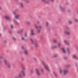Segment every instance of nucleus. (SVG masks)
Returning a JSON list of instances; mask_svg holds the SVG:
<instances>
[{"label":"nucleus","mask_w":78,"mask_h":78,"mask_svg":"<svg viewBox=\"0 0 78 78\" xmlns=\"http://www.w3.org/2000/svg\"><path fill=\"white\" fill-rule=\"evenodd\" d=\"M40 31H41L40 30H38V33H40Z\"/></svg>","instance_id":"43"},{"label":"nucleus","mask_w":78,"mask_h":78,"mask_svg":"<svg viewBox=\"0 0 78 78\" xmlns=\"http://www.w3.org/2000/svg\"><path fill=\"white\" fill-rule=\"evenodd\" d=\"M39 28H42V27L41 26H40L39 27Z\"/></svg>","instance_id":"41"},{"label":"nucleus","mask_w":78,"mask_h":78,"mask_svg":"<svg viewBox=\"0 0 78 78\" xmlns=\"http://www.w3.org/2000/svg\"><path fill=\"white\" fill-rule=\"evenodd\" d=\"M49 24V23H48L47 22L46 23V26H48V24Z\"/></svg>","instance_id":"32"},{"label":"nucleus","mask_w":78,"mask_h":78,"mask_svg":"<svg viewBox=\"0 0 78 78\" xmlns=\"http://www.w3.org/2000/svg\"><path fill=\"white\" fill-rule=\"evenodd\" d=\"M61 43H58V47H59L60 46V45H61Z\"/></svg>","instance_id":"27"},{"label":"nucleus","mask_w":78,"mask_h":78,"mask_svg":"<svg viewBox=\"0 0 78 78\" xmlns=\"http://www.w3.org/2000/svg\"><path fill=\"white\" fill-rule=\"evenodd\" d=\"M8 67H9V68H10L11 67V65L9 64H8Z\"/></svg>","instance_id":"24"},{"label":"nucleus","mask_w":78,"mask_h":78,"mask_svg":"<svg viewBox=\"0 0 78 78\" xmlns=\"http://www.w3.org/2000/svg\"><path fill=\"white\" fill-rule=\"evenodd\" d=\"M13 21L16 23V25H19V23H18V22H17V21H16L15 20H13Z\"/></svg>","instance_id":"9"},{"label":"nucleus","mask_w":78,"mask_h":78,"mask_svg":"<svg viewBox=\"0 0 78 78\" xmlns=\"http://www.w3.org/2000/svg\"><path fill=\"white\" fill-rule=\"evenodd\" d=\"M72 23V21H69V23H70V24H71Z\"/></svg>","instance_id":"38"},{"label":"nucleus","mask_w":78,"mask_h":78,"mask_svg":"<svg viewBox=\"0 0 78 78\" xmlns=\"http://www.w3.org/2000/svg\"><path fill=\"white\" fill-rule=\"evenodd\" d=\"M20 5L21 7H23V3H21L20 4Z\"/></svg>","instance_id":"16"},{"label":"nucleus","mask_w":78,"mask_h":78,"mask_svg":"<svg viewBox=\"0 0 78 78\" xmlns=\"http://www.w3.org/2000/svg\"><path fill=\"white\" fill-rule=\"evenodd\" d=\"M18 76L19 78H22V74H19Z\"/></svg>","instance_id":"15"},{"label":"nucleus","mask_w":78,"mask_h":78,"mask_svg":"<svg viewBox=\"0 0 78 78\" xmlns=\"http://www.w3.org/2000/svg\"><path fill=\"white\" fill-rule=\"evenodd\" d=\"M22 40H23V41H25V39H24V38L23 37H22Z\"/></svg>","instance_id":"30"},{"label":"nucleus","mask_w":78,"mask_h":78,"mask_svg":"<svg viewBox=\"0 0 78 78\" xmlns=\"http://www.w3.org/2000/svg\"><path fill=\"white\" fill-rule=\"evenodd\" d=\"M57 48V46H53L51 47V48L52 49H53V48Z\"/></svg>","instance_id":"14"},{"label":"nucleus","mask_w":78,"mask_h":78,"mask_svg":"<svg viewBox=\"0 0 78 78\" xmlns=\"http://www.w3.org/2000/svg\"><path fill=\"white\" fill-rule=\"evenodd\" d=\"M36 72H37V74L38 75H40V73L39 72V70L37 69H35Z\"/></svg>","instance_id":"4"},{"label":"nucleus","mask_w":78,"mask_h":78,"mask_svg":"<svg viewBox=\"0 0 78 78\" xmlns=\"http://www.w3.org/2000/svg\"><path fill=\"white\" fill-rule=\"evenodd\" d=\"M11 27L12 28H13V26H12V25H11Z\"/></svg>","instance_id":"40"},{"label":"nucleus","mask_w":78,"mask_h":78,"mask_svg":"<svg viewBox=\"0 0 78 78\" xmlns=\"http://www.w3.org/2000/svg\"><path fill=\"white\" fill-rule=\"evenodd\" d=\"M15 78H17V77H15Z\"/></svg>","instance_id":"48"},{"label":"nucleus","mask_w":78,"mask_h":78,"mask_svg":"<svg viewBox=\"0 0 78 78\" xmlns=\"http://www.w3.org/2000/svg\"><path fill=\"white\" fill-rule=\"evenodd\" d=\"M25 53L26 55H27L28 54V51L27 50H25Z\"/></svg>","instance_id":"18"},{"label":"nucleus","mask_w":78,"mask_h":78,"mask_svg":"<svg viewBox=\"0 0 78 78\" xmlns=\"http://www.w3.org/2000/svg\"><path fill=\"white\" fill-rule=\"evenodd\" d=\"M30 41L31 42V43H32V44H33L34 42H33V39H30Z\"/></svg>","instance_id":"21"},{"label":"nucleus","mask_w":78,"mask_h":78,"mask_svg":"<svg viewBox=\"0 0 78 78\" xmlns=\"http://www.w3.org/2000/svg\"><path fill=\"white\" fill-rule=\"evenodd\" d=\"M47 0H41V1L42 2H45L46 3H48V2H47L46 1ZM51 2H54V0H51Z\"/></svg>","instance_id":"5"},{"label":"nucleus","mask_w":78,"mask_h":78,"mask_svg":"<svg viewBox=\"0 0 78 78\" xmlns=\"http://www.w3.org/2000/svg\"><path fill=\"white\" fill-rule=\"evenodd\" d=\"M75 21H76V22H78V20H77V19H75Z\"/></svg>","instance_id":"33"},{"label":"nucleus","mask_w":78,"mask_h":78,"mask_svg":"<svg viewBox=\"0 0 78 78\" xmlns=\"http://www.w3.org/2000/svg\"><path fill=\"white\" fill-rule=\"evenodd\" d=\"M64 33H65V34H66L67 35H70V32L68 31V30H65L64 31Z\"/></svg>","instance_id":"3"},{"label":"nucleus","mask_w":78,"mask_h":78,"mask_svg":"<svg viewBox=\"0 0 78 78\" xmlns=\"http://www.w3.org/2000/svg\"><path fill=\"white\" fill-rule=\"evenodd\" d=\"M13 14H16V12H13Z\"/></svg>","instance_id":"36"},{"label":"nucleus","mask_w":78,"mask_h":78,"mask_svg":"<svg viewBox=\"0 0 78 78\" xmlns=\"http://www.w3.org/2000/svg\"><path fill=\"white\" fill-rule=\"evenodd\" d=\"M62 50L63 51L64 53H66V51L65 50V49H64V48H62Z\"/></svg>","instance_id":"13"},{"label":"nucleus","mask_w":78,"mask_h":78,"mask_svg":"<svg viewBox=\"0 0 78 78\" xmlns=\"http://www.w3.org/2000/svg\"><path fill=\"white\" fill-rule=\"evenodd\" d=\"M2 8L1 7H0V9H1Z\"/></svg>","instance_id":"47"},{"label":"nucleus","mask_w":78,"mask_h":78,"mask_svg":"<svg viewBox=\"0 0 78 78\" xmlns=\"http://www.w3.org/2000/svg\"><path fill=\"white\" fill-rule=\"evenodd\" d=\"M22 48H24V47H23V46H22Z\"/></svg>","instance_id":"45"},{"label":"nucleus","mask_w":78,"mask_h":78,"mask_svg":"<svg viewBox=\"0 0 78 78\" xmlns=\"http://www.w3.org/2000/svg\"><path fill=\"white\" fill-rule=\"evenodd\" d=\"M66 44L67 45H70V43L68 42Z\"/></svg>","instance_id":"23"},{"label":"nucleus","mask_w":78,"mask_h":78,"mask_svg":"<svg viewBox=\"0 0 78 78\" xmlns=\"http://www.w3.org/2000/svg\"><path fill=\"white\" fill-rule=\"evenodd\" d=\"M0 58H1V57H0Z\"/></svg>","instance_id":"50"},{"label":"nucleus","mask_w":78,"mask_h":78,"mask_svg":"<svg viewBox=\"0 0 78 78\" xmlns=\"http://www.w3.org/2000/svg\"><path fill=\"white\" fill-rule=\"evenodd\" d=\"M65 59H66V58H65Z\"/></svg>","instance_id":"51"},{"label":"nucleus","mask_w":78,"mask_h":78,"mask_svg":"<svg viewBox=\"0 0 78 78\" xmlns=\"http://www.w3.org/2000/svg\"><path fill=\"white\" fill-rule=\"evenodd\" d=\"M54 57H56V56H57V55H54Z\"/></svg>","instance_id":"37"},{"label":"nucleus","mask_w":78,"mask_h":78,"mask_svg":"<svg viewBox=\"0 0 78 78\" xmlns=\"http://www.w3.org/2000/svg\"><path fill=\"white\" fill-rule=\"evenodd\" d=\"M20 16L19 15H17L16 16H15V18L16 19H18L19 17H20Z\"/></svg>","instance_id":"10"},{"label":"nucleus","mask_w":78,"mask_h":78,"mask_svg":"<svg viewBox=\"0 0 78 78\" xmlns=\"http://www.w3.org/2000/svg\"><path fill=\"white\" fill-rule=\"evenodd\" d=\"M2 60L0 61V64H2Z\"/></svg>","instance_id":"35"},{"label":"nucleus","mask_w":78,"mask_h":78,"mask_svg":"<svg viewBox=\"0 0 78 78\" xmlns=\"http://www.w3.org/2000/svg\"><path fill=\"white\" fill-rule=\"evenodd\" d=\"M53 42H55V43H56V40H54L53 41Z\"/></svg>","instance_id":"31"},{"label":"nucleus","mask_w":78,"mask_h":78,"mask_svg":"<svg viewBox=\"0 0 78 78\" xmlns=\"http://www.w3.org/2000/svg\"><path fill=\"white\" fill-rule=\"evenodd\" d=\"M35 45L36 47H37V45H38V43H35Z\"/></svg>","instance_id":"20"},{"label":"nucleus","mask_w":78,"mask_h":78,"mask_svg":"<svg viewBox=\"0 0 78 78\" xmlns=\"http://www.w3.org/2000/svg\"><path fill=\"white\" fill-rule=\"evenodd\" d=\"M68 42V41L66 40H64V42L65 44H66Z\"/></svg>","instance_id":"17"},{"label":"nucleus","mask_w":78,"mask_h":78,"mask_svg":"<svg viewBox=\"0 0 78 78\" xmlns=\"http://www.w3.org/2000/svg\"><path fill=\"white\" fill-rule=\"evenodd\" d=\"M25 2L26 3H29V1L28 0H26Z\"/></svg>","instance_id":"26"},{"label":"nucleus","mask_w":78,"mask_h":78,"mask_svg":"<svg viewBox=\"0 0 78 78\" xmlns=\"http://www.w3.org/2000/svg\"><path fill=\"white\" fill-rule=\"evenodd\" d=\"M1 35H2V34H0V36H1Z\"/></svg>","instance_id":"49"},{"label":"nucleus","mask_w":78,"mask_h":78,"mask_svg":"<svg viewBox=\"0 0 78 78\" xmlns=\"http://www.w3.org/2000/svg\"><path fill=\"white\" fill-rule=\"evenodd\" d=\"M31 73H33V70H31Z\"/></svg>","instance_id":"39"},{"label":"nucleus","mask_w":78,"mask_h":78,"mask_svg":"<svg viewBox=\"0 0 78 78\" xmlns=\"http://www.w3.org/2000/svg\"><path fill=\"white\" fill-rule=\"evenodd\" d=\"M5 18L7 20H10L11 19V18L8 17L7 16H5Z\"/></svg>","instance_id":"8"},{"label":"nucleus","mask_w":78,"mask_h":78,"mask_svg":"<svg viewBox=\"0 0 78 78\" xmlns=\"http://www.w3.org/2000/svg\"><path fill=\"white\" fill-rule=\"evenodd\" d=\"M4 62L5 64V65H8V62H7V60H4Z\"/></svg>","instance_id":"12"},{"label":"nucleus","mask_w":78,"mask_h":78,"mask_svg":"<svg viewBox=\"0 0 78 78\" xmlns=\"http://www.w3.org/2000/svg\"><path fill=\"white\" fill-rule=\"evenodd\" d=\"M41 63L43 65L44 67H45L46 70H48V71H50V70L49 69V68H48V67L45 64V62L44 61L41 62Z\"/></svg>","instance_id":"2"},{"label":"nucleus","mask_w":78,"mask_h":78,"mask_svg":"<svg viewBox=\"0 0 78 78\" xmlns=\"http://www.w3.org/2000/svg\"><path fill=\"white\" fill-rule=\"evenodd\" d=\"M31 35H34L35 34L34 32V30H33V29L31 30Z\"/></svg>","instance_id":"6"},{"label":"nucleus","mask_w":78,"mask_h":78,"mask_svg":"<svg viewBox=\"0 0 78 78\" xmlns=\"http://www.w3.org/2000/svg\"><path fill=\"white\" fill-rule=\"evenodd\" d=\"M37 23H39V21H37Z\"/></svg>","instance_id":"46"},{"label":"nucleus","mask_w":78,"mask_h":78,"mask_svg":"<svg viewBox=\"0 0 78 78\" xmlns=\"http://www.w3.org/2000/svg\"><path fill=\"white\" fill-rule=\"evenodd\" d=\"M41 71H42V72H43V69H41Z\"/></svg>","instance_id":"42"},{"label":"nucleus","mask_w":78,"mask_h":78,"mask_svg":"<svg viewBox=\"0 0 78 78\" xmlns=\"http://www.w3.org/2000/svg\"><path fill=\"white\" fill-rule=\"evenodd\" d=\"M25 37H27V33H25Z\"/></svg>","instance_id":"29"},{"label":"nucleus","mask_w":78,"mask_h":78,"mask_svg":"<svg viewBox=\"0 0 78 78\" xmlns=\"http://www.w3.org/2000/svg\"><path fill=\"white\" fill-rule=\"evenodd\" d=\"M59 69L60 73H63L64 75H67L69 72L68 70L67 69H64L62 71V68L61 67L59 68Z\"/></svg>","instance_id":"1"},{"label":"nucleus","mask_w":78,"mask_h":78,"mask_svg":"<svg viewBox=\"0 0 78 78\" xmlns=\"http://www.w3.org/2000/svg\"><path fill=\"white\" fill-rule=\"evenodd\" d=\"M13 40H16V38H13Z\"/></svg>","instance_id":"44"},{"label":"nucleus","mask_w":78,"mask_h":78,"mask_svg":"<svg viewBox=\"0 0 78 78\" xmlns=\"http://www.w3.org/2000/svg\"><path fill=\"white\" fill-rule=\"evenodd\" d=\"M53 73L54 75H55V76H56V73H55V72H53Z\"/></svg>","instance_id":"28"},{"label":"nucleus","mask_w":78,"mask_h":78,"mask_svg":"<svg viewBox=\"0 0 78 78\" xmlns=\"http://www.w3.org/2000/svg\"><path fill=\"white\" fill-rule=\"evenodd\" d=\"M34 60L35 61H36V58H34Z\"/></svg>","instance_id":"34"},{"label":"nucleus","mask_w":78,"mask_h":78,"mask_svg":"<svg viewBox=\"0 0 78 78\" xmlns=\"http://www.w3.org/2000/svg\"><path fill=\"white\" fill-rule=\"evenodd\" d=\"M26 23H27V24H28V25H30V24H31L30 22L29 21H27Z\"/></svg>","instance_id":"19"},{"label":"nucleus","mask_w":78,"mask_h":78,"mask_svg":"<svg viewBox=\"0 0 78 78\" xmlns=\"http://www.w3.org/2000/svg\"><path fill=\"white\" fill-rule=\"evenodd\" d=\"M21 73L23 76H26V74H25V72L23 70H22L21 71Z\"/></svg>","instance_id":"7"},{"label":"nucleus","mask_w":78,"mask_h":78,"mask_svg":"<svg viewBox=\"0 0 78 78\" xmlns=\"http://www.w3.org/2000/svg\"><path fill=\"white\" fill-rule=\"evenodd\" d=\"M73 57L75 58V59H78V58L77 57H76V55H73Z\"/></svg>","instance_id":"11"},{"label":"nucleus","mask_w":78,"mask_h":78,"mask_svg":"<svg viewBox=\"0 0 78 78\" xmlns=\"http://www.w3.org/2000/svg\"><path fill=\"white\" fill-rule=\"evenodd\" d=\"M67 51H68L69 53H70V51L69 50V48L67 49Z\"/></svg>","instance_id":"22"},{"label":"nucleus","mask_w":78,"mask_h":78,"mask_svg":"<svg viewBox=\"0 0 78 78\" xmlns=\"http://www.w3.org/2000/svg\"><path fill=\"white\" fill-rule=\"evenodd\" d=\"M35 27L36 28H37H37H38V27H37V26L35 24L34 25Z\"/></svg>","instance_id":"25"}]
</instances>
